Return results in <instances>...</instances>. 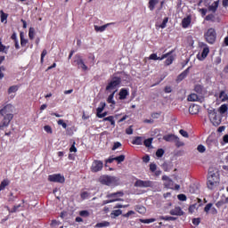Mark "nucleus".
<instances>
[{
    "label": "nucleus",
    "instance_id": "nucleus-25",
    "mask_svg": "<svg viewBox=\"0 0 228 228\" xmlns=\"http://www.w3.org/2000/svg\"><path fill=\"white\" fill-rule=\"evenodd\" d=\"M133 145H142L143 143V137L137 136L132 141Z\"/></svg>",
    "mask_w": 228,
    "mask_h": 228
},
{
    "label": "nucleus",
    "instance_id": "nucleus-7",
    "mask_svg": "<svg viewBox=\"0 0 228 228\" xmlns=\"http://www.w3.org/2000/svg\"><path fill=\"white\" fill-rule=\"evenodd\" d=\"M48 181H50V183H60L61 184H63V183H65V176L61 174L50 175L48 176Z\"/></svg>",
    "mask_w": 228,
    "mask_h": 228
},
{
    "label": "nucleus",
    "instance_id": "nucleus-27",
    "mask_svg": "<svg viewBox=\"0 0 228 228\" xmlns=\"http://www.w3.org/2000/svg\"><path fill=\"white\" fill-rule=\"evenodd\" d=\"M176 136L174 134H167V135H164L163 140H165V142H175Z\"/></svg>",
    "mask_w": 228,
    "mask_h": 228
},
{
    "label": "nucleus",
    "instance_id": "nucleus-62",
    "mask_svg": "<svg viewBox=\"0 0 228 228\" xmlns=\"http://www.w3.org/2000/svg\"><path fill=\"white\" fill-rule=\"evenodd\" d=\"M132 215H135V212L133 210L128 211L126 214H125L123 216L125 218H129Z\"/></svg>",
    "mask_w": 228,
    "mask_h": 228
},
{
    "label": "nucleus",
    "instance_id": "nucleus-34",
    "mask_svg": "<svg viewBox=\"0 0 228 228\" xmlns=\"http://www.w3.org/2000/svg\"><path fill=\"white\" fill-rule=\"evenodd\" d=\"M189 111L191 115H196L199 111V107L197 105H193L192 107L189 108Z\"/></svg>",
    "mask_w": 228,
    "mask_h": 228
},
{
    "label": "nucleus",
    "instance_id": "nucleus-28",
    "mask_svg": "<svg viewBox=\"0 0 228 228\" xmlns=\"http://www.w3.org/2000/svg\"><path fill=\"white\" fill-rule=\"evenodd\" d=\"M227 111H228L227 104H223L219 107V113L221 115H224V113H227Z\"/></svg>",
    "mask_w": 228,
    "mask_h": 228
},
{
    "label": "nucleus",
    "instance_id": "nucleus-10",
    "mask_svg": "<svg viewBox=\"0 0 228 228\" xmlns=\"http://www.w3.org/2000/svg\"><path fill=\"white\" fill-rule=\"evenodd\" d=\"M102 167H104V164L101 160H94L92 163L91 166V171L93 172H101L102 170Z\"/></svg>",
    "mask_w": 228,
    "mask_h": 228
},
{
    "label": "nucleus",
    "instance_id": "nucleus-51",
    "mask_svg": "<svg viewBox=\"0 0 228 228\" xmlns=\"http://www.w3.org/2000/svg\"><path fill=\"white\" fill-rule=\"evenodd\" d=\"M197 151L203 154V152H206V146L200 144L197 147Z\"/></svg>",
    "mask_w": 228,
    "mask_h": 228
},
{
    "label": "nucleus",
    "instance_id": "nucleus-55",
    "mask_svg": "<svg viewBox=\"0 0 228 228\" xmlns=\"http://www.w3.org/2000/svg\"><path fill=\"white\" fill-rule=\"evenodd\" d=\"M4 70H6V68L4 66H0V79H3L4 77Z\"/></svg>",
    "mask_w": 228,
    "mask_h": 228
},
{
    "label": "nucleus",
    "instance_id": "nucleus-52",
    "mask_svg": "<svg viewBox=\"0 0 228 228\" xmlns=\"http://www.w3.org/2000/svg\"><path fill=\"white\" fill-rule=\"evenodd\" d=\"M143 143L145 147H151V145H152V138L144 140Z\"/></svg>",
    "mask_w": 228,
    "mask_h": 228
},
{
    "label": "nucleus",
    "instance_id": "nucleus-9",
    "mask_svg": "<svg viewBox=\"0 0 228 228\" xmlns=\"http://www.w3.org/2000/svg\"><path fill=\"white\" fill-rule=\"evenodd\" d=\"M208 54H209V46H208V45L203 44L202 53H198L197 58H198V60H200V61H204V60H206V58H208Z\"/></svg>",
    "mask_w": 228,
    "mask_h": 228
},
{
    "label": "nucleus",
    "instance_id": "nucleus-1",
    "mask_svg": "<svg viewBox=\"0 0 228 228\" xmlns=\"http://www.w3.org/2000/svg\"><path fill=\"white\" fill-rule=\"evenodd\" d=\"M207 186L208 190H218V186H220V177L218 176V173L212 171L208 172Z\"/></svg>",
    "mask_w": 228,
    "mask_h": 228
},
{
    "label": "nucleus",
    "instance_id": "nucleus-59",
    "mask_svg": "<svg viewBox=\"0 0 228 228\" xmlns=\"http://www.w3.org/2000/svg\"><path fill=\"white\" fill-rule=\"evenodd\" d=\"M195 209H197V204H193L189 207V212L191 213H195Z\"/></svg>",
    "mask_w": 228,
    "mask_h": 228
},
{
    "label": "nucleus",
    "instance_id": "nucleus-13",
    "mask_svg": "<svg viewBox=\"0 0 228 228\" xmlns=\"http://www.w3.org/2000/svg\"><path fill=\"white\" fill-rule=\"evenodd\" d=\"M169 214L173 216H183V215H184V212L183 211L181 207H175L169 211Z\"/></svg>",
    "mask_w": 228,
    "mask_h": 228
},
{
    "label": "nucleus",
    "instance_id": "nucleus-35",
    "mask_svg": "<svg viewBox=\"0 0 228 228\" xmlns=\"http://www.w3.org/2000/svg\"><path fill=\"white\" fill-rule=\"evenodd\" d=\"M103 122H110L111 126H115V119L113 116H109L103 118Z\"/></svg>",
    "mask_w": 228,
    "mask_h": 228
},
{
    "label": "nucleus",
    "instance_id": "nucleus-57",
    "mask_svg": "<svg viewBox=\"0 0 228 228\" xmlns=\"http://www.w3.org/2000/svg\"><path fill=\"white\" fill-rule=\"evenodd\" d=\"M111 215H113L114 216H120V215H122V210H120V209L113 210L111 212Z\"/></svg>",
    "mask_w": 228,
    "mask_h": 228
},
{
    "label": "nucleus",
    "instance_id": "nucleus-50",
    "mask_svg": "<svg viewBox=\"0 0 228 228\" xmlns=\"http://www.w3.org/2000/svg\"><path fill=\"white\" fill-rule=\"evenodd\" d=\"M44 129L45 133H48V134H53V128L51 127V126L46 125L44 126Z\"/></svg>",
    "mask_w": 228,
    "mask_h": 228
},
{
    "label": "nucleus",
    "instance_id": "nucleus-24",
    "mask_svg": "<svg viewBox=\"0 0 228 228\" xmlns=\"http://www.w3.org/2000/svg\"><path fill=\"white\" fill-rule=\"evenodd\" d=\"M104 108H106V103L101 102L100 106L96 109L97 117L100 116L102 113V111H104Z\"/></svg>",
    "mask_w": 228,
    "mask_h": 228
},
{
    "label": "nucleus",
    "instance_id": "nucleus-61",
    "mask_svg": "<svg viewBox=\"0 0 228 228\" xmlns=\"http://www.w3.org/2000/svg\"><path fill=\"white\" fill-rule=\"evenodd\" d=\"M45 56H47V50H43L41 53V63H44V58H45Z\"/></svg>",
    "mask_w": 228,
    "mask_h": 228
},
{
    "label": "nucleus",
    "instance_id": "nucleus-48",
    "mask_svg": "<svg viewBox=\"0 0 228 228\" xmlns=\"http://www.w3.org/2000/svg\"><path fill=\"white\" fill-rule=\"evenodd\" d=\"M163 154H165V151L163 149H159L156 151L157 158H163Z\"/></svg>",
    "mask_w": 228,
    "mask_h": 228
},
{
    "label": "nucleus",
    "instance_id": "nucleus-26",
    "mask_svg": "<svg viewBox=\"0 0 228 228\" xmlns=\"http://www.w3.org/2000/svg\"><path fill=\"white\" fill-rule=\"evenodd\" d=\"M219 99L222 101V102H225V101H228V95L225 94V91H221L219 94Z\"/></svg>",
    "mask_w": 228,
    "mask_h": 228
},
{
    "label": "nucleus",
    "instance_id": "nucleus-44",
    "mask_svg": "<svg viewBox=\"0 0 228 228\" xmlns=\"http://www.w3.org/2000/svg\"><path fill=\"white\" fill-rule=\"evenodd\" d=\"M28 37L30 38V40H33V38H35V28H29Z\"/></svg>",
    "mask_w": 228,
    "mask_h": 228
},
{
    "label": "nucleus",
    "instance_id": "nucleus-42",
    "mask_svg": "<svg viewBox=\"0 0 228 228\" xmlns=\"http://www.w3.org/2000/svg\"><path fill=\"white\" fill-rule=\"evenodd\" d=\"M0 53H5V54L8 53V47H6L0 39Z\"/></svg>",
    "mask_w": 228,
    "mask_h": 228
},
{
    "label": "nucleus",
    "instance_id": "nucleus-30",
    "mask_svg": "<svg viewBox=\"0 0 228 228\" xmlns=\"http://www.w3.org/2000/svg\"><path fill=\"white\" fill-rule=\"evenodd\" d=\"M20 208H22L21 205H17V206H14L12 209L8 208V211L9 213H17V211H22Z\"/></svg>",
    "mask_w": 228,
    "mask_h": 228
},
{
    "label": "nucleus",
    "instance_id": "nucleus-43",
    "mask_svg": "<svg viewBox=\"0 0 228 228\" xmlns=\"http://www.w3.org/2000/svg\"><path fill=\"white\" fill-rule=\"evenodd\" d=\"M168 23V18H165L160 25H159V28L161 29H165L167 28V24Z\"/></svg>",
    "mask_w": 228,
    "mask_h": 228
},
{
    "label": "nucleus",
    "instance_id": "nucleus-12",
    "mask_svg": "<svg viewBox=\"0 0 228 228\" xmlns=\"http://www.w3.org/2000/svg\"><path fill=\"white\" fill-rule=\"evenodd\" d=\"M172 53H174V51L167 53L166 54H163L161 57H159L158 53H151L149 57V60H153V61L159 60V61H162V60H165V58H168V56H170V54H172Z\"/></svg>",
    "mask_w": 228,
    "mask_h": 228
},
{
    "label": "nucleus",
    "instance_id": "nucleus-32",
    "mask_svg": "<svg viewBox=\"0 0 228 228\" xmlns=\"http://www.w3.org/2000/svg\"><path fill=\"white\" fill-rule=\"evenodd\" d=\"M164 186H166V188H169L170 190H174V181L170 179L167 182H165Z\"/></svg>",
    "mask_w": 228,
    "mask_h": 228
},
{
    "label": "nucleus",
    "instance_id": "nucleus-40",
    "mask_svg": "<svg viewBox=\"0 0 228 228\" xmlns=\"http://www.w3.org/2000/svg\"><path fill=\"white\" fill-rule=\"evenodd\" d=\"M20 45L24 47L26 44H28V39L24 38V35L22 33H20Z\"/></svg>",
    "mask_w": 228,
    "mask_h": 228
},
{
    "label": "nucleus",
    "instance_id": "nucleus-19",
    "mask_svg": "<svg viewBox=\"0 0 228 228\" xmlns=\"http://www.w3.org/2000/svg\"><path fill=\"white\" fill-rule=\"evenodd\" d=\"M188 74H190V67L187 68L177 77L176 81H183V79L186 78V76H188Z\"/></svg>",
    "mask_w": 228,
    "mask_h": 228
},
{
    "label": "nucleus",
    "instance_id": "nucleus-4",
    "mask_svg": "<svg viewBox=\"0 0 228 228\" xmlns=\"http://www.w3.org/2000/svg\"><path fill=\"white\" fill-rule=\"evenodd\" d=\"M204 37L208 44H215L216 40V30H215L213 28H210L205 32Z\"/></svg>",
    "mask_w": 228,
    "mask_h": 228
},
{
    "label": "nucleus",
    "instance_id": "nucleus-22",
    "mask_svg": "<svg viewBox=\"0 0 228 228\" xmlns=\"http://www.w3.org/2000/svg\"><path fill=\"white\" fill-rule=\"evenodd\" d=\"M159 3V0H149V5L148 8L151 10V12H154V9L156 8V4Z\"/></svg>",
    "mask_w": 228,
    "mask_h": 228
},
{
    "label": "nucleus",
    "instance_id": "nucleus-5",
    "mask_svg": "<svg viewBox=\"0 0 228 228\" xmlns=\"http://www.w3.org/2000/svg\"><path fill=\"white\" fill-rule=\"evenodd\" d=\"M208 118L210 122L216 127L220 126V124H222V118H220V116L216 114V111H215V110H208Z\"/></svg>",
    "mask_w": 228,
    "mask_h": 228
},
{
    "label": "nucleus",
    "instance_id": "nucleus-64",
    "mask_svg": "<svg viewBox=\"0 0 228 228\" xmlns=\"http://www.w3.org/2000/svg\"><path fill=\"white\" fill-rule=\"evenodd\" d=\"M126 134H133V126H130L126 130Z\"/></svg>",
    "mask_w": 228,
    "mask_h": 228
},
{
    "label": "nucleus",
    "instance_id": "nucleus-39",
    "mask_svg": "<svg viewBox=\"0 0 228 228\" xmlns=\"http://www.w3.org/2000/svg\"><path fill=\"white\" fill-rule=\"evenodd\" d=\"M120 200H124L122 199H111V200H106L103 201V204H111V202H119Z\"/></svg>",
    "mask_w": 228,
    "mask_h": 228
},
{
    "label": "nucleus",
    "instance_id": "nucleus-14",
    "mask_svg": "<svg viewBox=\"0 0 228 228\" xmlns=\"http://www.w3.org/2000/svg\"><path fill=\"white\" fill-rule=\"evenodd\" d=\"M187 101H189L190 102H200V101H202V98H200V96L197 95V94H191L188 98Z\"/></svg>",
    "mask_w": 228,
    "mask_h": 228
},
{
    "label": "nucleus",
    "instance_id": "nucleus-41",
    "mask_svg": "<svg viewBox=\"0 0 228 228\" xmlns=\"http://www.w3.org/2000/svg\"><path fill=\"white\" fill-rule=\"evenodd\" d=\"M113 97H115V91L111 94L109 95L107 102L109 104H115V101H113Z\"/></svg>",
    "mask_w": 228,
    "mask_h": 228
},
{
    "label": "nucleus",
    "instance_id": "nucleus-18",
    "mask_svg": "<svg viewBox=\"0 0 228 228\" xmlns=\"http://www.w3.org/2000/svg\"><path fill=\"white\" fill-rule=\"evenodd\" d=\"M108 199H120V197H124V192L123 191H118V192H113L110 193L107 195Z\"/></svg>",
    "mask_w": 228,
    "mask_h": 228
},
{
    "label": "nucleus",
    "instance_id": "nucleus-33",
    "mask_svg": "<svg viewBox=\"0 0 228 228\" xmlns=\"http://www.w3.org/2000/svg\"><path fill=\"white\" fill-rule=\"evenodd\" d=\"M95 227H97V228L110 227V222L104 221L102 223H98L95 224Z\"/></svg>",
    "mask_w": 228,
    "mask_h": 228
},
{
    "label": "nucleus",
    "instance_id": "nucleus-45",
    "mask_svg": "<svg viewBox=\"0 0 228 228\" xmlns=\"http://www.w3.org/2000/svg\"><path fill=\"white\" fill-rule=\"evenodd\" d=\"M16 199H17V196L13 195V192L9 193V196H8L9 202H15Z\"/></svg>",
    "mask_w": 228,
    "mask_h": 228
},
{
    "label": "nucleus",
    "instance_id": "nucleus-47",
    "mask_svg": "<svg viewBox=\"0 0 228 228\" xmlns=\"http://www.w3.org/2000/svg\"><path fill=\"white\" fill-rule=\"evenodd\" d=\"M124 159H126V156H124V155H120L118 157L114 158V160L117 161L118 163H122V161H124Z\"/></svg>",
    "mask_w": 228,
    "mask_h": 228
},
{
    "label": "nucleus",
    "instance_id": "nucleus-37",
    "mask_svg": "<svg viewBox=\"0 0 228 228\" xmlns=\"http://www.w3.org/2000/svg\"><path fill=\"white\" fill-rule=\"evenodd\" d=\"M175 143L176 145V147H184V142H181V140L179 139V137H175Z\"/></svg>",
    "mask_w": 228,
    "mask_h": 228
},
{
    "label": "nucleus",
    "instance_id": "nucleus-56",
    "mask_svg": "<svg viewBox=\"0 0 228 228\" xmlns=\"http://www.w3.org/2000/svg\"><path fill=\"white\" fill-rule=\"evenodd\" d=\"M211 208H213V204L212 203L207 204L206 207L204 208V212L205 213H209V210L211 209Z\"/></svg>",
    "mask_w": 228,
    "mask_h": 228
},
{
    "label": "nucleus",
    "instance_id": "nucleus-58",
    "mask_svg": "<svg viewBox=\"0 0 228 228\" xmlns=\"http://www.w3.org/2000/svg\"><path fill=\"white\" fill-rule=\"evenodd\" d=\"M177 199H178V200H181L182 202H185L187 198H186V195H184V194H179L177 196Z\"/></svg>",
    "mask_w": 228,
    "mask_h": 228
},
{
    "label": "nucleus",
    "instance_id": "nucleus-36",
    "mask_svg": "<svg viewBox=\"0 0 228 228\" xmlns=\"http://www.w3.org/2000/svg\"><path fill=\"white\" fill-rule=\"evenodd\" d=\"M19 90V86H10L9 89H8V94H15V92H17Z\"/></svg>",
    "mask_w": 228,
    "mask_h": 228
},
{
    "label": "nucleus",
    "instance_id": "nucleus-20",
    "mask_svg": "<svg viewBox=\"0 0 228 228\" xmlns=\"http://www.w3.org/2000/svg\"><path fill=\"white\" fill-rule=\"evenodd\" d=\"M191 24V16H187L186 18H183L182 20V26L183 28H186L188 26Z\"/></svg>",
    "mask_w": 228,
    "mask_h": 228
},
{
    "label": "nucleus",
    "instance_id": "nucleus-23",
    "mask_svg": "<svg viewBox=\"0 0 228 228\" xmlns=\"http://www.w3.org/2000/svg\"><path fill=\"white\" fill-rule=\"evenodd\" d=\"M127 95H129V91L127 89H121L119 92V99L121 101H124V99H126Z\"/></svg>",
    "mask_w": 228,
    "mask_h": 228
},
{
    "label": "nucleus",
    "instance_id": "nucleus-46",
    "mask_svg": "<svg viewBox=\"0 0 228 228\" xmlns=\"http://www.w3.org/2000/svg\"><path fill=\"white\" fill-rule=\"evenodd\" d=\"M0 15H1V22H4L8 19V14L4 13V12L0 11Z\"/></svg>",
    "mask_w": 228,
    "mask_h": 228
},
{
    "label": "nucleus",
    "instance_id": "nucleus-6",
    "mask_svg": "<svg viewBox=\"0 0 228 228\" xmlns=\"http://www.w3.org/2000/svg\"><path fill=\"white\" fill-rule=\"evenodd\" d=\"M14 107L12 104L5 105L1 110L0 114L4 117V120H8L9 115H13Z\"/></svg>",
    "mask_w": 228,
    "mask_h": 228
},
{
    "label": "nucleus",
    "instance_id": "nucleus-8",
    "mask_svg": "<svg viewBox=\"0 0 228 228\" xmlns=\"http://www.w3.org/2000/svg\"><path fill=\"white\" fill-rule=\"evenodd\" d=\"M134 186L136 188H152L154 186V183L152 181H143V180H136L134 183Z\"/></svg>",
    "mask_w": 228,
    "mask_h": 228
},
{
    "label": "nucleus",
    "instance_id": "nucleus-3",
    "mask_svg": "<svg viewBox=\"0 0 228 228\" xmlns=\"http://www.w3.org/2000/svg\"><path fill=\"white\" fill-rule=\"evenodd\" d=\"M122 79L118 77H113L106 86L107 92H116Z\"/></svg>",
    "mask_w": 228,
    "mask_h": 228
},
{
    "label": "nucleus",
    "instance_id": "nucleus-38",
    "mask_svg": "<svg viewBox=\"0 0 228 228\" xmlns=\"http://www.w3.org/2000/svg\"><path fill=\"white\" fill-rule=\"evenodd\" d=\"M141 224H152L156 222V218H150V219H140Z\"/></svg>",
    "mask_w": 228,
    "mask_h": 228
},
{
    "label": "nucleus",
    "instance_id": "nucleus-31",
    "mask_svg": "<svg viewBox=\"0 0 228 228\" xmlns=\"http://www.w3.org/2000/svg\"><path fill=\"white\" fill-rule=\"evenodd\" d=\"M159 218H160V220H166V222H170V221L174 222L175 220H177V217L168 216H161Z\"/></svg>",
    "mask_w": 228,
    "mask_h": 228
},
{
    "label": "nucleus",
    "instance_id": "nucleus-17",
    "mask_svg": "<svg viewBox=\"0 0 228 228\" xmlns=\"http://www.w3.org/2000/svg\"><path fill=\"white\" fill-rule=\"evenodd\" d=\"M77 65L78 66V69H82L84 71L88 70V66L85 64V61H83L81 58H78L77 61Z\"/></svg>",
    "mask_w": 228,
    "mask_h": 228
},
{
    "label": "nucleus",
    "instance_id": "nucleus-53",
    "mask_svg": "<svg viewBox=\"0 0 228 228\" xmlns=\"http://www.w3.org/2000/svg\"><path fill=\"white\" fill-rule=\"evenodd\" d=\"M194 91H195L197 94H202V86H200V85L195 86Z\"/></svg>",
    "mask_w": 228,
    "mask_h": 228
},
{
    "label": "nucleus",
    "instance_id": "nucleus-15",
    "mask_svg": "<svg viewBox=\"0 0 228 228\" xmlns=\"http://www.w3.org/2000/svg\"><path fill=\"white\" fill-rule=\"evenodd\" d=\"M220 4V0H217L211 4V5L208 6V12H212V13H216V10H218V6Z\"/></svg>",
    "mask_w": 228,
    "mask_h": 228
},
{
    "label": "nucleus",
    "instance_id": "nucleus-60",
    "mask_svg": "<svg viewBox=\"0 0 228 228\" xmlns=\"http://www.w3.org/2000/svg\"><path fill=\"white\" fill-rule=\"evenodd\" d=\"M118 147H122V143L116 142H114V145L112 147V151H117V149H118Z\"/></svg>",
    "mask_w": 228,
    "mask_h": 228
},
{
    "label": "nucleus",
    "instance_id": "nucleus-16",
    "mask_svg": "<svg viewBox=\"0 0 228 228\" xmlns=\"http://www.w3.org/2000/svg\"><path fill=\"white\" fill-rule=\"evenodd\" d=\"M111 24H113V23H107V24L100 26V27L97 25H94V30L97 33H102L103 31H106V28H108V26H111Z\"/></svg>",
    "mask_w": 228,
    "mask_h": 228
},
{
    "label": "nucleus",
    "instance_id": "nucleus-54",
    "mask_svg": "<svg viewBox=\"0 0 228 228\" xmlns=\"http://www.w3.org/2000/svg\"><path fill=\"white\" fill-rule=\"evenodd\" d=\"M57 124L59 126H61L63 127V129H67V123H65V121H63V119H59Z\"/></svg>",
    "mask_w": 228,
    "mask_h": 228
},
{
    "label": "nucleus",
    "instance_id": "nucleus-49",
    "mask_svg": "<svg viewBox=\"0 0 228 228\" xmlns=\"http://www.w3.org/2000/svg\"><path fill=\"white\" fill-rule=\"evenodd\" d=\"M80 197L83 200H85L86 199H89L90 193H88L87 191H83L81 192Z\"/></svg>",
    "mask_w": 228,
    "mask_h": 228
},
{
    "label": "nucleus",
    "instance_id": "nucleus-21",
    "mask_svg": "<svg viewBox=\"0 0 228 228\" xmlns=\"http://www.w3.org/2000/svg\"><path fill=\"white\" fill-rule=\"evenodd\" d=\"M6 186H10V180L8 178L4 179L0 183V191H4V190H6Z\"/></svg>",
    "mask_w": 228,
    "mask_h": 228
},
{
    "label": "nucleus",
    "instance_id": "nucleus-2",
    "mask_svg": "<svg viewBox=\"0 0 228 228\" xmlns=\"http://www.w3.org/2000/svg\"><path fill=\"white\" fill-rule=\"evenodd\" d=\"M99 181L102 184H105V186H118L119 183L117 176L111 175H102L99 178Z\"/></svg>",
    "mask_w": 228,
    "mask_h": 228
},
{
    "label": "nucleus",
    "instance_id": "nucleus-29",
    "mask_svg": "<svg viewBox=\"0 0 228 228\" xmlns=\"http://www.w3.org/2000/svg\"><path fill=\"white\" fill-rule=\"evenodd\" d=\"M167 58L165 61V65L168 66V65H172V63H174V56L172 54H170L169 56L166 57Z\"/></svg>",
    "mask_w": 228,
    "mask_h": 228
},
{
    "label": "nucleus",
    "instance_id": "nucleus-63",
    "mask_svg": "<svg viewBox=\"0 0 228 228\" xmlns=\"http://www.w3.org/2000/svg\"><path fill=\"white\" fill-rule=\"evenodd\" d=\"M179 133L182 134V136H183V138H188L189 136L188 132L184 131L183 129H181Z\"/></svg>",
    "mask_w": 228,
    "mask_h": 228
},
{
    "label": "nucleus",
    "instance_id": "nucleus-11",
    "mask_svg": "<svg viewBox=\"0 0 228 228\" xmlns=\"http://www.w3.org/2000/svg\"><path fill=\"white\" fill-rule=\"evenodd\" d=\"M13 119V115H9L7 119H4L0 123V131H4L8 126H10V122Z\"/></svg>",
    "mask_w": 228,
    "mask_h": 228
}]
</instances>
